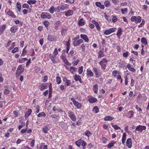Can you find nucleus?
<instances>
[{"mask_svg": "<svg viewBox=\"0 0 149 149\" xmlns=\"http://www.w3.org/2000/svg\"><path fill=\"white\" fill-rule=\"evenodd\" d=\"M37 149H47V145H44V143H42L39 146L37 147Z\"/></svg>", "mask_w": 149, "mask_h": 149, "instance_id": "obj_19", "label": "nucleus"}, {"mask_svg": "<svg viewBox=\"0 0 149 149\" xmlns=\"http://www.w3.org/2000/svg\"><path fill=\"white\" fill-rule=\"evenodd\" d=\"M43 24L46 27H48L49 25V22L47 21H45L43 22Z\"/></svg>", "mask_w": 149, "mask_h": 149, "instance_id": "obj_58", "label": "nucleus"}, {"mask_svg": "<svg viewBox=\"0 0 149 149\" xmlns=\"http://www.w3.org/2000/svg\"><path fill=\"white\" fill-rule=\"evenodd\" d=\"M74 104L78 109H79L81 107V104L79 103L77 101H76V102H75V103Z\"/></svg>", "mask_w": 149, "mask_h": 149, "instance_id": "obj_37", "label": "nucleus"}, {"mask_svg": "<svg viewBox=\"0 0 149 149\" xmlns=\"http://www.w3.org/2000/svg\"><path fill=\"white\" fill-rule=\"evenodd\" d=\"M16 5L17 8L19 12H20L21 8V6L20 3L19 2H17V3Z\"/></svg>", "mask_w": 149, "mask_h": 149, "instance_id": "obj_44", "label": "nucleus"}, {"mask_svg": "<svg viewBox=\"0 0 149 149\" xmlns=\"http://www.w3.org/2000/svg\"><path fill=\"white\" fill-rule=\"evenodd\" d=\"M10 92V90L9 88L7 87L6 88L4 91V93L5 95H7L9 94Z\"/></svg>", "mask_w": 149, "mask_h": 149, "instance_id": "obj_47", "label": "nucleus"}, {"mask_svg": "<svg viewBox=\"0 0 149 149\" xmlns=\"http://www.w3.org/2000/svg\"><path fill=\"white\" fill-rule=\"evenodd\" d=\"M48 79V77L46 76L45 75L43 76V79L42 80V82L44 83L46 82Z\"/></svg>", "mask_w": 149, "mask_h": 149, "instance_id": "obj_61", "label": "nucleus"}, {"mask_svg": "<svg viewBox=\"0 0 149 149\" xmlns=\"http://www.w3.org/2000/svg\"><path fill=\"white\" fill-rule=\"evenodd\" d=\"M113 18L112 19V22L115 23L118 20V18L116 16H113V15L112 16Z\"/></svg>", "mask_w": 149, "mask_h": 149, "instance_id": "obj_57", "label": "nucleus"}, {"mask_svg": "<svg viewBox=\"0 0 149 149\" xmlns=\"http://www.w3.org/2000/svg\"><path fill=\"white\" fill-rule=\"evenodd\" d=\"M49 130V129L48 127L46 126H45L42 128V132L45 133H47L48 132Z\"/></svg>", "mask_w": 149, "mask_h": 149, "instance_id": "obj_28", "label": "nucleus"}, {"mask_svg": "<svg viewBox=\"0 0 149 149\" xmlns=\"http://www.w3.org/2000/svg\"><path fill=\"white\" fill-rule=\"evenodd\" d=\"M49 56L51 60L53 63H57V62L55 60L56 56H55L51 54H49Z\"/></svg>", "mask_w": 149, "mask_h": 149, "instance_id": "obj_20", "label": "nucleus"}, {"mask_svg": "<svg viewBox=\"0 0 149 149\" xmlns=\"http://www.w3.org/2000/svg\"><path fill=\"white\" fill-rule=\"evenodd\" d=\"M46 115L45 113L44 112H42L39 113L37 115V116L38 117H45Z\"/></svg>", "mask_w": 149, "mask_h": 149, "instance_id": "obj_46", "label": "nucleus"}, {"mask_svg": "<svg viewBox=\"0 0 149 149\" xmlns=\"http://www.w3.org/2000/svg\"><path fill=\"white\" fill-rule=\"evenodd\" d=\"M68 114L69 117L72 121L74 122L76 120V117L72 111H69L68 112Z\"/></svg>", "mask_w": 149, "mask_h": 149, "instance_id": "obj_5", "label": "nucleus"}, {"mask_svg": "<svg viewBox=\"0 0 149 149\" xmlns=\"http://www.w3.org/2000/svg\"><path fill=\"white\" fill-rule=\"evenodd\" d=\"M121 11L122 13V14H124L125 13H127L128 10L127 8H124V9L121 8Z\"/></svg>", "mask_w": 149, "mask_h": 149, "instance_id": "obj_56", "label": "nucleus"}, {"mask_svg": "<svg viewBox=\"0 0 149 149\" xmlns=\"http://www.w3.org/2000/svg\"><path fill=\"white\" fill-rule=\"evenodd\" d=\"M85 21L83 18H81L78 21V24L79 26H83L85 24Z\"/></svg>", "mask_w": 149, "mask_h": 149, "instance_id": "obj_17", "label": "nucleus"}, {"mask_svg": "<svg viewBox=\"0 0 149 149\" xmlns=\"http://www.w3.org/2000/svg\"><path fill=\"white\" fill-rule=\"evenodd\" d=\"M87 75L88 77H92L93 75V74L92 72L89 69H87Z\"/></svg>", "mask_w": 149, "mask_h": 149, "instance_id": "obj_26", "label": "nucleus"}, {"mask_svg": "<svg viewBox=\"0 0 149 149\" xmlns=\"http://www.w3.org/2000/svg\"><path fill=\"white\" fill-rule=\"evenodd\" d=\"M32 111L31 109H29L25 113V118L27 119L29 116L31 114Z\"/></svg>", "mask_w": 149, "mask_h": 149, "instance_id": "obj_21", "label": "nucleus"}, {"mask_svg": "<svg viewBox=\"0 0 149 149\" xmlns=\"http://www.w3.org/2000/svg\"><path fill=\"white\" fill-rule=\"evenodd\" d=\"M120 73V72L118 70H115L113 71L112 74L114 77H116Z\"/></svg>", "mask_w": 149, "mask_h": 149, "instance_id": "obj_33", "label": "nucleus"}, {"mask_svg": "<svg viewBox=\"0 0 149 149\" xmlns=\"http://www.w3.org/2000/svg\"><path fill=\"white\" fill-rule=\"evenodd\" d=\"M76 69L77 68L71 66L70 68L69 71L72 74H73L74 72L76 71Z\"/></svg>", "mask_w": 149, "mask_h": 149, "instance_id": "obj_34", "label": "nucleus"}, {"mask_svg": "<svg viewBox=\"0 0 149 149\" xmlns=\"http://www.w3.org/2000/svg\"><path fill=\"white\" fill-rule=\"evenodd\" d=\"M130 20L132 22H135L136 24L140 23L141 21V18L140 16H132L130 18Z\"/></svg>", "mask_w": 149, "mask_h": 149, "instance_id": "obj_2", "label": "nucleus"}, {"mask_svg": "<svg viewBox=\"0 0 149 149\" xmlns=\"http://www.w3.org/2000/svg\"><path fill=\"white\" fill-rule=\"evenodd\" d=\"M73 77L74 79L76 81H78L81 78L80 76L76 74L73 76Z\"/></svg>", "mask_w": 149, "mask_h": 149, "instance_id": "obj_43", "label": "nucleus"}, {"mask_svg": "<svg viewBox=\"0 0 149 149\" xmlns=\"http://www.w3.org/2000/svg\"><path fill=\"white\" fill-rule=\"evenodd\" d=\"M73 10L69 9L66 11L63 12V13H65V15L66 17H68L72 15L73 14Z\"/></svg>", "mask_w": 149, "mask_h": 149, "instance_id": "obj_12", "label": "nucleus"}, {"mask_svg": "<svg viewBox=\"0 0 149 149\" xmlns=\"http://www.w3.org/2000/svg\"><path fill=\"white\" fill-rule=\"evenodd\" d=\"M97 99L95 97H92L90 98L88 100V101L91 103H93L96 102Z\"/></svg>", "mask_w": 149, "mask_h": 149, "instance_id": "obj_27", "label": "nucleus"}, {"mask_svg": "<svg viewBox=\"0 0 149 149\" xmlns=\"http://www.w3.org/2000/svg\"><path fill=\"white\" fill-rule=\"evenodd\" d=\"M83 41L82 39H79L78 40H75L73 42V45L74 47L79 46L80 44L83 42Z\"/></svg>", "mask_w": 149, "mask_h": 149, "instance_id": "obj_7", "label": "nucleus"}, {"mask_svg": "<svg viewBox=\"0 0 149 149\" xmlns=\"http://www.w3.org/2000/svg\"><path fill=\"white\" fill-rule=\"evenodd\" d=\"M114 118L110 116H107L105 117L104 118V120L105 121H111L113 120Z\"/></svg>", "mask_w": 149, "mask_h": 149, "instance_id": "obj_32", "label": "nucleus"}, {"mask_svg": "<svg viewBox=\"0 0 149 149\" xmlns=\"http://www.w3.org/2000/svg\"><path fill=\"white\" fill-rule=\"evenodd\" d=\"M146 129V127L145 126L139 125L136 127V131L141 132L143 130H145Z\"/></svg>", "mask_w": 149, "mask_h": 149, "instance_id": "obj_8", "label": "nucleus"}, {"mask_svg": "<svg viewBox=\"0 0 149 149\" xmlns=\"http://www.w3.org/2000/svg\"><path fill=\"white\" fill-rule=\"evenodd\" d=\"M116 30V28L113 27L105 30L103 33L106 35H109L112 33L115 32Z\"/></svg>", "mask_w": 149, "mask_h": 149, "instance_id": "obj_3", "label": "nucleus"}, {"mask_svg": "<svg viewBox=\"0 0 149 149\" xmlns=\"http://www.w3.org/2000/svg\"><path fill=\"white\" fill-rule=\"evenodd\" d=\"M91 22L94 24L95 26H96L97 30L98 31H100L101 30V27L99 23L95 20H92Z\"/></svg>", "mask_w": 149, "mask_h": 149, "instance_id": "obj_10", "label": "nucleus"}, {"mask_svg": "<svg viewBox=\"0 0 149 149\" xmlns=\"http://www.w3.org/2000/svg\"><path fill=\"white\" fill-rule=\"evenodd\" d=\"M28 60V59L27 58H24L21 59H19L18 60V61L19 63H24L26 61H27Z\"/></svg>", "mask_w": 149, "mask_h": 149, "instance_id": "obj_31", "label": "nucleus"}, {"mask_svg": "<svg viewBox=\"0 0 149 149\" xmlns=\"http://www.w3.org/2000/svg\"><path fill=\"white\" fill-rule=\"evenodd\" d=\"M80 61L77 59L76 61H72V64L73 66H76L79 63V62Z\"/></svg>", "mask_w": 149, "mask_h": 149, "instance_id": "obj_54", "label": "nucleus"}, {"mask_svg": "<svg viewBox=\"0 0 149 149\" xmlns=\"http://www.w3.org/2000/svg\"><path fill=\"white\" fill-rule=\"evenodd\" d=\"M15 42H13L11 43V47L8 48V50L10 51L12 49H13L15 47Z\"/></svg>", "mask_w": 149, "mask_h": 149, "instance_id": "obj_60", "label": "nucleus"}, {"mask_svg": "<svg viewBox=\"0 0 149 149\" xmlns=\"http://www.w3.org/2000/svg\"><path fill=\"white\" fill-rule=\"evenodd\" d=\"M47 39L49 41H55L56 40L57 37L56 36L49 34L48 35Z\"/></svg>", "mask_w": 149, "mask_h": 149, "instance_id": "obj_9", "label": "nucleus"}, {"mask_svg": "<svg viewBox=\"0 0 149 149\" xmlns=\"http://www.w3.org/2000/svg\"><path fill=\"white\" fill-rule=\"evenodd\" d=\"M17 26L16 25H13V26H12L10 29V31L11 32L13 33H15L17 29Z\"/></svg>", "mask_w": 149, "mask_h": 149, "instance_id": "obj_23", "label": "nucleus"}, {"mask_svg": "<svg viewBox=\"0 0 149 149\" xmlns=\"http://www.w3.org/2000/svg\"><path fill=\"white\" fill-rule=\"evenodd\" d=\"M41 17L42 19L47 18L49 19L51 18L52 15L47 12H42L41 15Z\"/></svg>", "mask_w": 149, "mask_h": 149, "instance_id": "obj_4", "label": "nucleus"}, {"mask_svg": "<svg viewBox=\"0 0 149 149\" xmlns=\"http://www.w3.org/2000/svg\"><path fill=\"white\" fill-rule=\"evenodd\" d=\"M82 140L80 139L75 142V144L78 147H80L82 143Z\"/></svg>", "mask_w": 149, "mask_h": 149, "instance_id": "obj_38", "label": "nucleus"}, {"mask_svg": "<svg viewBox=\"0 0 149 149\" xmlns=\"http://www.w3.org/2000/svg\"><path fill=\"white\" fill-rule=\"evenodd\" d=\"M24 70V69L23 68L22 65H19L17 68L16 71V75H19L23 72Z\"/></svg>", "mask_w": 149, "mask_h": 149, "instance_id": "obj_6", "label": "nucleus"}, {"mask_svg": "<svg viewBox=\"0 0 149 149\" xmlns=\"http://www.w3.org/2000/svg\"><path fill=\"white\" fill-rule=\"evenodd\" d=\"M36 2V1L34 0H28L27 1V3L29 4H35Z\"/></svg>", "mask_w": 149, "mask_h": 149, "instance_id": "obj_52", "label": "nucleus"}, {"mask_svg": "<svg viewBox=\"0 0 149 149\" xmlns=\"http://www.w3.org/2000/svg\"><path fill=\"white\" fill-rule=\"evenodd\" d=\"M111 125L112 126V127L116 130H120L121 128L120 127H119L117 125H113V124H111Z\"/></svg>", "mask_w": 149, "mask_h": 149, "instance_id": "obj_50", "label": "nucleus"}, {"mask_svg": "<svg viewBox=\"0 0 149 149\" xmlns=\"http://www.w3.org/2000/svg\"><path fill=\"white\" fill-rule=\"evenodd\" d=\"M113 142H111L109 143L108 145H107L106 146L107 148H110L112 147L113 146L114 144H115V142L114 141H112Z\"/></svg>", "mask_w": 149, "mask_h": 149, "instance_id": "obj_39", "label": "nucleus"}, {"mask_svg": "<svg viewBox=\"0 0 149 149\" xmlns=\"http://www.w3.org/2000/svg\"><path fill=\"white\" fill-rule=\"evenodd\" d=\"M93 111L95 113H97L99 111V109L97 106H95L93 108Z\"/></svg>", "mask_w": 149, "mask_h": 149, "instance_id": "obj_55", "label": "nucleus"}, {"mask_svg": "<svg viewBox=\"0 0 149 149\" xmlns=\"http://www.w3.org/2000/svg\"><path fill=\"white\" fill-rule=\"evenodd\" d=\"M49 11L52 14L55 11V8L53 6L51 7L49 9Z\"/></svg>", "mask_w": 149, "mask_h": 149, "instance_id": "obj_36", "label": "nucleus"}, {"mask_svg": "<svg viewBox=\"0 0 149 149\" xmlns=\"http://www.w3.org/2000/svg\"><path fill=\"white\" fill-rule=\"evenodd\" d=\"M122 30L121 28L120 27H119L118 29L116 35L119 38L122 35Z\"/></svg>", "mask_w": 149, "mask_h": 149, "instance_id": "obj_18", "label": "nucleus"}, {"mask_svg": "<svg viewBox=\"0 0 149 149\" xmlns=\"http://www.w3.org/2000/svg\"><path fill=\"white\" fill-rule=\"evenodd\" d=\"M104 56L103 51L102 50H100L98 53V58H100Z\"/></svg>", "mask_w": 149, "mask_h": 149, "instance_id": "obj_25", "label": "nucleus"}, {"mask_svg": "<svg viewBox=\"0 0 149 149\" xmlns=\"http://www.w3.org/2000/svg\"><path fill=\"white\" fill-rule=\"evenodd\" d=\"M19 122L20 123H21V125H19V126H18V129H19V130H20L24 126H25V123L24 122H21V121L20 120L19 121Z\"/></svg>", "mask_w": 149, "mask_h": 149, "instance_id": "obj_49", "label": "nucleus"}, {"mask_svg": "<svg viewBox=\"0 0 149 149\" xmlns=\"http://www.w3.org/2000/svg\"><path fill=\"white\" fill-rule=\"evenodd\" d=\"M7 9H6L5 10V13H6V14L12 17L13 18H15L16 17V16L14 14L13 12L10 11V10H8V11H7Z\"/></svg>", "mask_w": 149, "mask_h": 149, "instance_id": "obj_13", "label": "nucleus"}, {"mask_svg": "<svg viewBox=\"0 0 149 149\" xmlns=\"http://www.w3.org/2000/svg\"><path fill=\"white\" fill-rule=\"evenodd\" d=\"M80 38L81 39H83L86 42H88L89 39L86 35L81 34L80 35Z\"/></svg>", "mask_w": 149, "mask_h": 149, "instance_id": "obj_14", "label": "nucleus"}, {"mask_svg": "<svg viewBox=\"0 0 149 149\" xmlns=\"http://www.w3.org/2000/svg\"><path fill=\"white\" fill-rule=\"evenodd\" d=\"M67 31V29L62 28L61 29V33L63 36H65Z\"/></svg>", "mask_w": 149, "mask_h": 149, "instance_id": "obj_30", "label": "nucleus"}, {"mask_svg": "<svg viewBox=\"0 0 149 149\" xmlns=\"http://www.w3.org/2000/svg\"><path fill=\"white\" fill-rule=\"evenodd\" d=\"M19 51V49L18 47H15L13 49L12 51V52L13 54H15L16 52H18Z\"/></svg>", "mask_w": 149, "mask_h": 149, "instance_id": "obj_59", "label": "nucleus"}, {"mask_svg": "<svg viewBox=\"0 0 149 149\" xmlns=\"http://www.w3.org/2000/svg\"><path fill=\"white\" fill-rule=\"evenodd\" d=\"M93 90L94 92L97 93L98 92V85L97 84L94 85L93 86Z\"/></svg>", "mask_w": 149, "mask_h": 149, "instance_id": "obj_35", "label": "nucleus"}, {"mask_svg": "<svg viewBox=\"0 0 149 149\" xmlns=\"http://www.w3.org/2000/svg\"><path fill=\"white\" fill-rule=\"evenodd\" d=\"M84 134L85 135L87 136L88 137H89V136L91 135V133L89 130L87 131L86 132H84Z\"/></svg>", "mask_w": 149, "mask_h": 149, "instance_id": "obj_51", "label": "nucleus"}, {"mask_svg": "<svg viewBox=\"0 0 149 149\" xmlns=\"http://www.w3.org/2000/svg\"><path fill=\"white\" fill-rule=\"evenodd\" d=\"M47 83H43L39 86V89L41 91H43L47 88Z\"/></svg>", "mask_w": 149, "mask_h": 149, "instance_id": "obj_15", "label": "nucleus"}, {"mask_svg": "<svg viewBox=\"0 0 149 149\" xmlns=\"http://www.w3.org/2000/svg\"><path fill=\"white\" fill-rule=\"evenodd\" d=\"M61 81V78L60 77L57 76L56 77V81L57 84H60Z\"/></svg>", "mask_w": 149, "mask_h": 149, "instance_id": "obj_48", "label": "nucleus"}, {"mask_svg": "<svg viewBox=\"0 0 149 149\" xmlns=\"http://www.w3.org/2000/svg\"><path fill=\"white\" fill-rule=\"evenodd\" d=\"M105 19L108 21H110L111 19V18L110 17L108 16L107 15H105Z\"/></svg>", "mask_w": 149, "mask_h": 149, "instance_id": "obj_64", "label": "nucleus"}, {"mask_svg": "<svg viewBox=\"0 0 149 149\" xmlns=\"http://www.w3.org/2000/svg\"><path fill=\"white\" fill-rule=\"evenodd\" d=\"M107 62V60L106 58H103L99 62V64L101 66L102 70H104L106 69Z\"/></svg>", "mask_w": 149, "mask_h": 149, "instance_id": "obj_1", "label": "nucleus"}, {"mask_svg": "<svg viewBox=\"0 0 149 149\" xmlns=\"http://www.w3.org/2000/svg\"><path fill=\"white\" fill-rule=\"evenodd\" d=\"M50 116L53 118H56L57 120H58L60 118L59 116L54 114Z\"/></svg>", "mask_w": 149, "mask_h": 149, "instance_id": "obj_41", "label": "nucleus"}, {"mask_svg": "<svg viewBox=\"0 0 149 149\" xmlns=\"http://www.w3.org/2000/svg\"><path fill=\"white\" fill-rule=\"evenodd\" d=\"M83 71V67L81 66L79 67L78 70V73L79 74H81Z\"/></svg>", "mask_w": 149, "mask_h": 149, "instance_id": "obj_53", "label": "nucleus"}, {"mask_svg": "<svg viewBox=\"0 0 149 149\" xmlns=\"http://www.w3.org/2000/svg\"><path fill=\"white\" fill-rule=\"evenodd\" d=\"M126 139V134L125 133H123L122 139V143L124 144Z\"/></svg>", "mask_w": 149, "mask_h": 149, "instance_id": "obj_29", "label": "nucleus"}, {"mask_svg": "<svg viewBox=\"0 0 149 149\" xmlns=\"http://www.w3.org/2000/svg\"><path fill=\"white\" fill-rule=\"evenodd\" d=\"M91 22L94 24L95 26H96L97 30L98 31H100L101 30V27L99 23L95 20H92Z\"/></svg>", "mask_w": 149, "mask_h": 149, "instance_id": "obj_11", "label": "nucleus"}, {"mask_svg": "<svg viewBox=\"0 0 149 149\" xmlns=\"http://www.w3.org/2000/svg\"><path fill=\"white\" fill-rule=\"evenodd\" d=\"M127 68L130 71L134 72L136 71V70L133 68L131 67V65L130 64H128L127 65Z\"/></svg>", "mask_w": 149, "mask_h": 149, "instance_id": "obj_22", "label": "nucleus"}, {"mask_svg": "<svg viewBox=\"0 0 149 149\" xmlns=\"http://www.w3.org/2000/svg\"><path fill=\"white\" fill-rule=\"evenodd\" d=\"M126 146L129 148H131L132 146V139L129 138L127 139L126 141Z\"/></svg>", "mask_w": 149, "mask_h": 149, "instance_id": "obj_16", "label": "nucleus"}, {"mask_svg": "<svg viewBox=\"0 0 149 149\" xmlns=\"http://www.w3.org/2000/svg\"><path fill=\"white\" fill-rule=\"evenodd\" d=\"M65 83L66 84V86H70L71 84L70 81L68 79H66V81L65 82Z\"/></svg>", "mask_w": 149, "mask_h": 149, "instance_id": "obj_63", "label": "nucleus"}, {"mask_svg": "<svg viewBox=\"0 0 149 149\" xmlns=\"http://www.w3.org/2000/svg\"><path fill=\"white\" fill-rule=\"evenodd\" d=\"M93 70L95 73L96 77V78H98L100 76V74L98 72V69L97 68L95 67L93 68Z\"/></svg>", "mask_w": 149, "mask_h": 149, "instance_id": "obj_24", "label": "nucleus"}, {"mask_svg": "<svg viewBox=\"0 0 149 149\" xmlns=\"http://www.w3.org/2000/svg\"><path fill=\"white\" fill-rule=\"evenodd\" d=\"M141 42L145 45H146L148 43L146 39L145 38H143L141 39Z\"/></svg>", "mask_w": 149, "mask_h": 149, "instance_id": "obj_40", "label": "nucleus"}, {"mask_svg": "<svg viewBox=\"0 0 149 149\" xmlns=\"http://www.w3.org/2000/svg\"><path fill=\"white\" fill-rule=\"evenodd\" d=\"M6 28V26L5 24L1 26H0V32H3Z\"/></svg>", "mask_w": 149, "mask_h": 149, "instance_id": "obj_45", "label": "nucleus"}, {"mask_svg": "<svg viewBox=\"0 0 149 149\" xmlns=\"http://www.w3.org/2000/svg\"><path fill=\"white\" fill-rule=\"evenodd\" d=\"M104 6L106 7H108L110 6L111 4L110 2L108 0L106 1L104 3Z\"/></svg>", "mask_w": 149, "mask_h": 149, "instance_id": "obj_42", "label": "nucleus"}, {"mask_svg": "<svg viewBox=\"0 0 149 149\" xmlns=\"http://www.w3.org/2000/svg\"><path fill=\"white\" fill-rule=\"evenodd\" d=\"M26 51L25 49V48H24L23 49V50L21 54V55L22 56H24L26 55Z\"/></svg>", "mask_w": 149, "mask_h": 149, "instance_id": "obj_62", "label": "nucleus"}]
</instances>
